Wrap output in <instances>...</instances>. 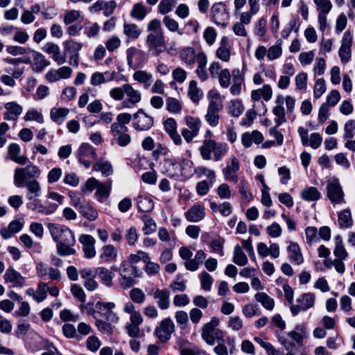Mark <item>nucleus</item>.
Wrapping results in <instances>:
<instances>
[{"mask_svg": "<svg viewBox=\"0 0 355 355\" xmlns=\"http://www.w3.org/2000/svg\"><path fill=\"white\" fill-rule=\"evenodd\" d=\"M132 121L133 128L138 131H147L154 123L153 116L146 114L142 109H139L134 114Z\"/></svg>", "mask_w": 355, "mask_h": 355, "instance_id": "obj_11", "label": "nucleus"}, {"mask_svg": "<svg viewBox=\"0 0 355 355\" xmlns=\"http://www.w3.org/2000/svg\"><path fill=\"white\" fill-rule=\"evenodd\" d=\"M141 219L144 223L142 231L145 235L151 234L156 231V223L151 217L144 215L141 218Z\"/></svg>", "mask_w": 355, "mask_h": 355, "instance_id": "obj_53", "label": "nucleus"}, {"mask_svg": "<svg viewBox=\"0 0 355 355\" xmlns=\"http://www.w3.org/2000/svg\"><path fill=\"white\" fill-rule=\"evenodd\" d=\"M327 196L331 202L334 205L345 203V193L338 179L334 178L328 182Z\"/></svg>", "mask_w": 355, "mask_h": 355, "instance_id": "obj_8", "label": "nucleus"}, {"mask_svg": "<svg viewBox=\"0 0 355 355\" xmlns=\"http://www.w3.org/2000/svg\"><path fill=\"white\" fill-rule=\"evenodd\" d=\"M207 97L209 105L205 119L209 125L215 127L219 123V112L223 107L222 99L220 94L216 90L209 91Z\"/></svg>", "mask_w": 355, "mask_h": 355, "instance_id": "obj_4", "label": "nucleus"}, {"mask_svg": "<svg viewBox=\"0 0 355 355\" xmlns=\"http://www.w3.org/2000/svg\"><path fill=\"white\" fill-rule=\"evenodd\" d=\"M168 175L174 178L183 177L189 178L193 175V163L188 159H182L180 162L172 159L165 161Z\"/></svg>", "mask_w": 355, "mask_h": 355, "instance_id": "obj_5", "label": "nucleus"}, {"mask_svg": "<svg viewBox=\"0 0 355 355\" xmlns=\"http://www.w3.org/2000/svg\"><path fill=\"white\" fill-rule=\"evenodd\" d=\"M146 44L150 51H153L155 55H159L166 49L164 33H148L146 36Z\"/></svg>", "mask_w": 355, "mask_h": 355, "instance_id": "obj_9", "label": "nucleus"}, {"mask_svg": "<svg viewBox=\"0 0 355 355\" xmlns=\"http://www.w3.org/2000/svg\"><path fill=\"white\" fill-rule=\"evenodd\" d=\"M3 277L6 283H12L14 286L22 287L24 284L25 278L12 267L7 268Z\"/></svg>", "mask_w": 355, "mask_h": 355, "instance_id": "obj_25", "label": "nucleus"}, {"mask_svg": "<svg viewBox=\"0 0 355 355\" xmlns=\"http://www.w3.org/2000/svg\"><path fill=\"white\" fill-rule=\"evenodd\" d=\"M93 170L95 171H101L102 175L107 177L112 174L113 169L111 164L108 162H98L94 164Z\"/></svg>", "mask_w": 355, "mask_h": 355, "instance_id": "obj_57", "label": "nucleus"}, {"mask_svg": "<svg viewBox=\"0 0 355 355\" xmlns=\"http://www.w3.org/2000/svg\"><path fill=\"white\" fill-rule=\"evenodd\" d=\"M77 157L79 162L86 168L91 166L92 160L97 158L95 148L87 143H83L77 150Z\"/></svg>", "mask_w": 355, "mask_h": 355, "instance_id": "obj_10", "label": "nucleus"}, {"mask_svg": "<svg viewBox=\"0 0 355 355\" xmlns=\"http://www.w3.org/2000/svg\"><path fill=\"white\" fill-rule=\"evenodd\" d=\"M240 168V163L239 159L232 156L230 159V163H227L226 166L223 169V174L224 178L227 181L237 182L238 176L237 172Z\"/></svg>", "mask_w": 355, "mask_h": 355, "instance_id": "obj_20", "label": "nucleus"}, {"mask_svg": "<svg viewBox=\"0 0 355 355\" xmlns=\"http://www.w3.org/2000/svg\"><path fill=\"white\" fill-rule=\"evenodd\" d=\"M137 208L141 212H150L154 207L153 201L146 196H138L136 199Z\"/></svg>", "mask_w": 355, "mask_h": 355, "instance_id": "obj_49", "label": "nucleus"}, {"mask_svg": "<svg viewBox=\"0 0 355 355\" xmlns=\"http://www.w3.org/2000/svg\"><path fill=\"white\" fill-rule=\"evenodd\" d=\"M164 129L168 134L171 139L175 145H180L182 143V138L177 132V123L173 118L167 119L164 123Z\"/></svg>", "mask_w": 355, "mask_h": 355, "instance_id": "obj_26", "label": "nucleus"}, {"mask_svg": "<svg viewBox=\"0 0 355 355\" xmlns=\"http://www.w3.org/2000/svg\"><path fill=\"white\" fill-rule=\"evenodd\" d=\"M233 82L230 87V92L234 96L239 95L241 92L242 85L244 81L243 75L239 69L232 71Z\"/></svg>", "mask_w": 355, "mask_h": 355, "instance_id": "obj_33", "label": "nucleus"}, {"mask_svg": "<svg viewBox=\"0 0 355 355\" xmlns=\"http://www.w3.org/2000/svg\"><path fill=\"white\" fill-rule=\"evenodd\" d=\"M216 56L223 62H228L230 59V49L228 45V39L223 37L220 42V46L216 50Z\"/></svg>", "mask_w": 355, "mask_h": 355, "instance_id": "obj_41", "label": "nucleus"}, {"mask_svg": "<svg viewBox=\"0 0 355 355\" xmlns=\"http://www.w3.org/2000/svg\"><path fill=\"white\" fill-rule=\"evenodd\" d=\"M115 74V72L111 73L107 71L105 73L95 72L90 78V84L92 86H98L106 82L111 81L114 80Z\"/></svg>", "mask_w": 355, "mask_h": 355, "instance_id": "obj_34", "label": "nucleus"}, {"mask_svg": "<svg viewBox=\"0 0 355 355\" xmlns=\"http://www.w3.org/2000/svg\"><path fill=\"white\" fill-rule=\"evenodd\" d=\"M338 224L341 228H349L352 225L351 212L345 209L338 214Z\"/></svg>", "mask_w": 355, "mask_h": 355, "instance_id": "obj_56", "label": "nucleus"}, {"mask_svg": "<svg viewBox=\"0 0 355 355\" xmlns=\"http://www.w3.org/2000/svg\"><path fill=\"white\" fill-rule=\"evenodd\" d=\"M212 18L217 24L225 27L229 20V15L225 5L223 3H216L211 7Z\"/></svg>", "mask_w": 355, "mask_h": 355, "instance_id": "obj_16", "label": "nucleus"}, {"mask_svg": "<svg viewBox=\"0 0 355 355\" xmlns=\"http://www.w3.org/2000/svg\"><path fill=\"white\" fill-rule=\"evenodd\" d=\"M244 110L242 102L240 100L234 99L230 101L228 105V112L234 117L239 116Z\"/></svg>", "mask_w": 355, "mask_h": 355, "instance_id": "obj_55", "label": "nucleus"}, {"mask_svg": "<svg viewBox=\"0 0 355 355\" xmlns=\"http://www.w3.org/2000/svg\"><path fill=\"white\" fill-rule=\"evenodd\" d=\"M184 216L189 222L198 223L205 218V208L203 205L195 204L184 213Z\"/></svg>", "mask_w": 355, "mask_h": 355, "instance_id": "obj_22", "label": "nucleus"}, {"mask_svg": "<svg viewBox=\"0 0 355 355\" xmlns=\"http://www.w3.org/2000/svg\"><path fill=\"white\" fill-rule=\"evenodd\" d=\"M353 42V35L349 31H346L343 34L341 45L338 50V55L340 59V61L343 64L347 63L352 56V50L351 47Z\"/></svg>", "mask_w": 355, "mask_h": 355, "instance_id": "obj_13", "label": "nucleus"}, {"mask_svg": "<svg viewBox=\"0 0 355 355\" xmlns=\"http://www.w3.org/2000/svg\"><path fill=\"white\" fill-rule=\"evenodd\" d=\"M139 239V234L135 227L128 228L125 234V239L129 245L134 246Z\"/></svg>", "mask_w": 355, "mask_h": 355, "instance_id": "obj_61", "label": "nucleus"}, {"mask_svg": "<svg viewBox=\"0 0 355 355\" xmlns=\"http://www.w3.org/2000/svg\"><path fill=\"white\" fill-rule=\"evenodd\" d=\"M355 135V120H348L344 125V135L343 138L345 139H351L354 137Z\"/></svg>", "mask_w": 355, "mask_h": 355, "instance_id": "obj_62", "label": "nucleus"}, {"mask_svg": "<svg viewBox=\"0 0 355 355\" xmlns=\"http://www.w3.org/2000/svg\"><path fill=\"white\" fill-rule=\"evenodd\" d=\"M123 33L128 39L136 40L140 37L141 30L139 26L135 24L124 23Z\"/></svg>", "mask_w": 355, "mask_h": 355, "instance_id": "obj_40", "label": "nucleus"}, {"mask_svg": "<svg viewBox=\"0 0 355 355\" xmlns=\"http://www.w3.org/2000/svg\"><path fill=\"white\" fill-rule=\"evenodd\" d=\"M81 215L89 220V221H94L98 217V211L92 205L89 201H87L79 210Z\"/></svg>", "mask_w": 355, "mask_h": 355, "instance_id": "obj_43", "label": "nucleus"}, {"mask_svg": "<svg viewBox=\"0 0 355 355\" xmlns=\"http://www.w3.org/2000/svg\"><path fill=\"white\" fill-rule=\"evenodd\" d=\"M46 53L51 55L53 60L58 65L66 62V55L60 51L59 46L56 44L48 42L44 46Z\"/></svg>", "mask_w": 355, "mask_h": 355, "instance_id": "obj_24", "label": "nucleus"}, {"mask_svg": "<svg viewBox=\"0 0 355 355\" xmlns=\"http://www.w3.org/2000/svg\"><path fill=\"white\" fill-rule=\"evenodd\" d=\"M297 301L300 304L302 310L305 311L313 306L315 295L311 293H304Z\"/></svg>", "mask_w": 355, "mask_h": 355, "instance_id": "obj_51", "label": "nucleus"}, {"mask_svg": "<svg viewBox=\"0 0 355 355\" xmlns=\"http://www.w3.org/2000/svg\"><path fill=\"white\" fill-rule=\"evenodd\" d=\"M47 284L40 282L38 284L37 288L34 293L33 297L37 302H42L46 298Z\"/></svg>", "mask_w": 355, "mask_h": 355, "instance_id": "obj_59", "label": "nucleus"}, {"mask_svg": "<svg viewBox=\"0 0 355 355\" xmlns=\"http://www.w3.org/2000/svg\"><path fill=\"white\" fill-rule=\"evenodd\" d=\"M40 175V170L34 164H30L24 168H17L14 173V183L17 187L25 186L26 179L35 180Z\"/></svg>", "mask_w": 355, "mask_h": 355, "instance_id": "obj_7", "label": "nucleus"}, {"mask_svg": "<svg viewBox=\"0 0 355 355\" xmlns=\"http://www.w3.org/2000/svg\"><path fill=\"white\" fill-rule=\"evenodd\" d=\"M300 196L302 199L306 201H316L320 198L321 194L317 188L309 187L304 188L301 191Z\"/></svg>", "mask_w": 355, "mask_h": 355, "instance_id": "obj_45", "label": "nucleus"}, {"mask_svg": "<svg viewBox=\"0 0 355 355\" xmlns=\"http://www.w3.org/2000/svg\"><path fill=\"white\" fill-rule=\"evenodd\" d=\"M175 331L174 323L170 318L163 320L160 325L155 329V333L157 337L163 343L168 340L171 334Z\"/></svg>", "mask_w": 355, "mask_h": 355, "instance_id": "obj_15", "label": "nucleus"}, {"mask_svg": "<svg viewBox=\"0 0 355 355\" xmlns=\"http://www.w3.org/2000/svg\"><path fill=\"white\" fill-rule=\"evenodd\" d=\"M125 94L127 99L122 103V106L124 108H132L137 105L141 100V92L135 89L131 85L125 84Z\"/></svg>", "mask_w": 355, "mask_h": 355, "instance_id": "obj_18", "label": "nucleus"}, {"mask_svg": "<svg viewBox=\"0 0 355 355\" xmlns=\"http://www.w3.org/2000/svg\"><path fill=\"white\" fill-rule=\"evenodd\" d=\"M148 13L146 6L142 3H137L133 6L130 12V16L138 20H143Z\"/></svg>", "mask_w": 355, "mask_h": 355, "instance_id": "obj_52", "label": "nucleus"}, {"mask_svg": "<svg viewBox=\"0 0 355 355\" xmlns=\"http://www.w3.org/2000/svg\"><path fill=\"white\" fill-rule=\"evenodd\" d=\"M100 181H98L95 178H89L81 187V191L84 193H92L93 191L96 189Z\"/></svg>", "mask_w": 355, "mask_h": 355, "instance_id": "obj_64", "label": "nucleus"}, {"mask_svg": "<svg viewBox=\"0 0 355 355\" xmlns=\"http://www.w3.org/2000/svg\"><path fill=\"white\" fill-rule=\"evenodd\" d=\"M111 133L116 143L121 147L128 146L131 141V137L127 133L128 130H122L119 125H114Z\"/></svg>", "mask_w": 355, "mask_h": 355, "instance_id": "obj_23", "label": "nucleus"}, {"mask_svg": "<svg viewBox=\"0 0 355 355\" xmlns=\"http://www.w3.org/2000/svg\"><path fill=\"white\" fill-rule=\"evenodd\" d=\"M219 322L218 318L213 317L209 322L202 327L201 337L209 345L213 346L216 342L223 341V332L217 328Z\"/></svg>", "mask_w": 355, "mask_h": 355, "instance_id": "obj_6", "label": "nucleus"}, {"mask_svg": "<svg viewBox=\"0 0 355 355\" xmlns=\"http://www.w3.org/2000/svg\"><path fill=\"white\" fill-rule=\"evenodd\" d=\"M20 152V146L17 144H11L8 146V154L10 158L16 163L24 165L27 162L28 158L25 156L21 155Z\"/></svg>", "mask_w": 355, "mask_h": 355, "instance_id": "obj_39", "label": "nucleus"}, {"mask_svg": "<svg viewBox=\"0 0 355 355\" xmlns=\"http://www.w3.org/2000/svg\"><path fill=\"white\" fill-rule=\"evenodd\" d=\"M113 270L119 272V275H132L134 277H139V270L131 265L128 261H122L119 268L112 267Z\"/></svg>", "mask_w": 355, "mask_h": 355, "instance_id": "obj_37", "label": "nucleus"}, {"mask_svg": "<svg viewBox=\"0 0 355 355\" xmlns=\"http://www.w3.org/2000/svg\"><path fill=\"white\" fill-rule=\"evenodd\" d=\"M233 261L240 266H243L248 263V257L242 250L241 247L239 245L234 247Z\"/></svg>", "mask_w": 355, "mask_h": 355, "instance_id": "obj_54", "label": "nucleus"}, {"mask_svg": "<svg viewBox=\"0 0 355 355\" xmlns=\"http://www.w3.org/2000/svg\"><path fill=\"white\" fill-rule=\"evenodd\" d=\"M255 300L261 304V305L267 310H272L275 306L274 300L266 293H257L254 295Z\"/></svg>", "mask_w": 355, "mask_h": 355, "instance_id": "obj_50", "label": "nucleus"}, {"mask_svg": "<svg viewBox=\"0 0 355 355\" xmlns=\"http://www.w3.org/2000/svg\"><path fill=\"white\" fill-rule=\"evenodd\" d=\"M196 54L193 48L188 46L182 49L180 53V57L182 62L187 64L192 65L196 62Z\"/></svg>", "mask_w": 355, "mask_h": 355, "instance_id": "obj_44", "label": "nucleus"}, {"mask_svg": "<svg viewBox=\"0 0 355 355\" xmlns=\"http://www.w3.org/2000/svg\"><path fill=\"white\" fill-rule=\"evenodd\" d=\"M112 182L110 180H108L106 182H100L95 193L97 200L100 202H103L104 200L107 199L110 196Z\"/></svg>", "mask_w": 355, "mask_h": 355, "instance_id": "obj_35", "label": "nucleus"}, {"mask_svg": "<svg viewBox=\"0 0 355 355\" xmlns=\"http://www.w3.org/2000/svg\"><path fill=\"white\" fill-rule=\"evenodd\" d=\"M288 257L291 262L300 265L304 261V258L300 245L295 242H290L287 247Z\"/></svg>", "mask_w": 355, "mask_h": 355, "instance_id": "obj_31", "label": "nucleus"}, {"mask_svg": "<svg viewBox=\"0 0 355 355\" xmlns=\"http://www.w3.org/2000/svg\"><path fill=\"white\" fill-rule=\"evenodd\" d=\"M87 26L84 28V34L88 37V38H93L96 37L101 30L100 25L96 23H90L87 22Z\"/></svg>", "mask_w": 355, "mask_h": 355, "instance_id": "obj_60", "label": "nucleus"}, {"mask_svg": "<svg viewBox=\"0 0 355 355\" xmlns=\"http://www.w3.org/2000/svg\"><path fill=\"white\" fill-rule=\"evenodd\" d=\"M3 119L6 121H16L23 113V107L15 101H8L3 105Z\"/></svg>", "mask_w": 355, "mask_h": 355, "instance_id": "obj_14", "label": "nucleus"}, {"mask_svg": "<svg viewBox=\"0 0 355 355\" xmlns=\"http://www.w3.org/2000/svg\"><path fill=\"white\" fill-rule=\"evenodd\" d=\"M276 105L272 108V113L275 116V122L280 125L286 122V112L283 107L284 96H278L275 100Z\"/></svg>", "mask_w": 355, "mask_h": 355, "instance_id": "obj_27", "label": "nucleus"}, {"mask_svg": "<svg viewBox=\"0 0 355 355\" xmlns=\"http://www.w3.org/2000/svg\"><path fill=\"white\" fill-rule=\"evenodd\" d=\"M72 73V69L67 66H63L58 69H51L46 73L48 81L54 83L61 79L69 78Z\"/></svg>", "mask_w": 355, "mask_h": 355, "instance_id": "obj_21", "label": "nucleus"}, {"mask_svg": "<svg viewBox=\"0 0 355 355\" xmlns=\"http://www.w3.org/2000/svg\"><path fill=\"white\" fill-rule=\"evenodd\" d=\"M69 113V110L64 107H53L50 112L51 119L55 123H61Z\"/></svg>", "mask_w": 355, "mask_h": 355, "instance_id": "obj_46", "label": "nucleus"}, {"mask_svg": "<svg viewBox=\"0 0 355 355\" xmlns=\"http://www.w3.org/2000/svg\"><path fill=\"white\" fill-rule=\"evenodd\" d=\"M306 328L305 325L297 324L294 327L293 330L288 333V336L298 345H302L303 340L306 336Z\"/></svg>", "mask_w": 355, "mask_h": 355, "instance_id": "obj_32", "label": "nucleus"}, {"mask_svg": "<svg viewBox=\"0 0 355 355\" xmlns=\"http://www.w3.org/2000/svg\"><path fill=\"white\" fill-rule=\"evenodd\" d=\"M26 121H35L39 123H43L44 119L42 114L35 109L28 110L24 116Z\"/></svg>", "mask_w": 355, "mask_h": 355, "instance_id": "obj_63", "label": "nucleus"}, {"mask_svg": "<svg viewBox=\"0 0 355 355\" xmlns=\"http://www.w3.org/2000/svg\"><path fill=\"white\" fill-rule=\"evenodd\" d=\"M126 55L128 66L133 69L139 67L144 62L145 52L135 46L128 48Z\"/></svg>", "mask_w": 355, "mask_h": 355, "instance_id": "obj_17", "label": "nucleus"}, {"mask_svg": "<svg viewBox=\"0 0 355 355\" xmlns=\"http://www.w3.org/2000/svg\"><path fill=\"white\" fill-rule=\"evenodd\" d=\"M216 142L212 139H205L199 150L202 158L205 160H210L211 153L214 152Z\"/></svg>", "mask_w": 355, "mask_h": 355, "instance_id": "obj_42", "label": "nucleus"}, {"mask_svg": "<svg viewBox=\"0 0 355 355\" xmlns=\"http://www.w3.org/2000/svg\"><path fill=\"white\" fill-rule=\"evenodd\" d=\"M96 272L98 275L102 284L107 288H110L113 285L114 273L108 268L101 266L96 269Z\"/></svg>", "mask_w": 355, "mask_h": 355, "instance_id": "obj_36", "label": "nucleus"}, {"mask_svg": "<svg viewBox=\"0 0 355 355\" xmlns=\"http://www.w3.org/2000/svg\"><path fill=\"white\" fill-rule=\"evenodd\" d=\"M78 241L82 245L85 257L94 258L96 254V239L92 235L83 234L79 236Z\"/></svg>", "mask_w": 355, "mask_h": 355, "instance_id": "obj_19", "label": "nucleus"}, {"mask_svg": "<svg viewBox=\"0 0 355 355\" xmlns=\"http://www.w3.org/2000/svg\"><path fill=\"white\" fill-rule=\"evenodd\" d=\"M132 119V116L129 113H121L119 114L116 116V122L113 123L110 128H113L114 125H119L121 128L122 130H128V128L125 125L128 124Z\"/></svg>", "mask_w": 355, "mask_h": 355, "instance_id": "obj_58", "label": "nucleus"}, {"mask_svg": "<svg viewBox=\"0 0 355 355\" xmlns=\"http://www.w3.org/2000/svg\"><path fill=\"white\" fill-rule=\"evenodd\" d=\"M28 51L31 57L24 59L23 63L31 64L34 71L41 72L50 64V62L41 53L31 49H28Z\"/></svg>", "mask_w": 355, "mask_h": 355, "instance_id": "obj_12", "label": "nucleus"}, {"mask_svg": "<svg viewBox=\"0 0 355 355\" xmlns=\"http://www.w3.org/2000/svg\"><path fill=\"white\" fill-rule=\"evenodd\" d=\"M132 78L134 80L142 84L144 89H148L152 83L153 74L146 71L139 70L133 73Z\"/></svg>", "mask_w": 355, "mask_h": 355, "instance_id": "obj_38", "label": "nucleus"}, {"mask_svg": "<svg viewBox=\"0 0 355 355\" xmlns=\"http://www.w3.org/2000/svg\"><path fill=\"white\" fill-rule=\"evenodd\" d=\"M66 53H69L70 60H73L74 65H78V52L81 50L83 44L80 42L69 40L64 43Z\"/></svg>", "mask_w": 355, "mask_h": 355, "instance_id": "obj_28", "label": "nucleus"}, {"mask_svg": "<svg viewBox=\"0 0 355 355\" xmlns=\"http://www.w3.org/2000/svg\"><path fill=\"white\" fill-rule=\"evenodd\" d=\"M115 306V303L112 302L98 301L96 303V309L106 311L105 313L100 314L103 319L98 317V313L93 308L91 307L88 309V313L95 319V324L98 331L104 334H112L114 324L119 320V315L113 311Z\"/></svg>", "mask_w": 355, "mask_h": 355, "instance_id": "obj_2", "label": "nucleus"}, {"mask_svg": "<svg viewBox=\"0 0 355 355\" xmlns=\"http://www.w3.org/2000/svg\"><path fill=\"white\" fill-rule=\"evenodd\" d=\"M27 189L26 199L29 201L27 207L40 214L49 216L53 214L58 208L57 203L44 205L38 199L41 196V185L37 180H31L25 183Z\"/></svg>", "mask_w": 355, "mask_h": 355, "instance_id": "obj_3", "label": "nucleus"}, {"mask_svg": "<svg viewBox=\"0 0 355 355\" xmlns=\"http://www.w3.org/2000/svg\"><path fill=\"white\" fill-rule=\"evenodd\" d=\"M117 254V249L113 245L108 244L101 248L99 259L103 263H110L116 261Z\"/></svg>", "mask_w": 355, "mask_h": 355, "instance_id": "obj_29", "label": "nucleus"}, {"mask_svg": "<svg viewBox=\"0 0 355 355\" xmlns=\"http://www.w3.org/2000/svg\"><path fill=\"white\" fill-rule=\"evenodd\" d=\"M47 228L53 240L56 243L57 252L60 256L76 253L73 246L76 239L71 230L66 225L57 223H48Z\"/></svg>", "mask_w": 355, "mask_h": 355, "instance_id": "obj_1", "label": "nucleus"}, {"mask_svg": "<svg viewBox=\"0 0 355 355\" xmlns=\"http://www.w3.org/2000/svg\"><path fill=\"white\" fill-rule=\"evenodd\" d=\"M188 95L193 103H198L202 97V90L198 87L196 80H191L188 87Z\"/></svg>", "mask_w": 355, "mask_h": 355, "instance_id": "obj_47", "label": "nucleus"}, {"mask_svg": "<svg viewBox=\"0 0 355 355\" xmlns=\"http://www.w3.org/2000/svg\"><path fill=\"white\" fill-rule=\"evenodd\" d=\"M334 254L336 257V259L340 260H344L348 255L343 243V238L340 235L336 236L335 238Z\"/></svg>", "mask_w": 355, "mask_h": 355, "instance_id": "obj_48", "label": "nucleus"}, {"mask_svg": "<svg viewBox=\"0 0 355 355\" xmlns=\"http://www.w3.org/2000/svg\"><path fill=\"white\" fill-rule=\"evenodd\" d=\"M170 291L168 289H156L153 298L157 300V304L161 309H167L170 306Z\"/></svg>", "mask_w": 355, "mask_h": 355, "instance_id": "obj_30", "label": "nucleus"}]
</instances>
